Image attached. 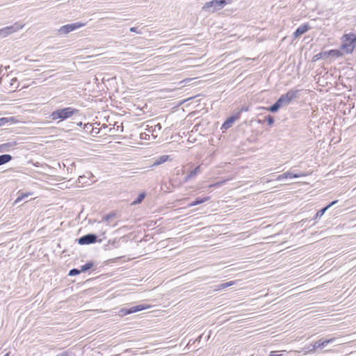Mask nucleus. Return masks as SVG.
<instances>
[{"mask_svg":"<svg viewBox=\"0 0 356 356\" xmlns=\"http://www.w3.org/2000/svg\"><path fill=\"white\" fill-rule=\"evenodd\" d=\"M299 92V90H289L286 93L282 95L268 110L272 113L278 111L280 108L289 105L292 101L298 98Z\"/></svg>","mask_w":356,"mask_h":356,"instance_id":"nucleus-1","label":"nucleus"},{"mask_svg":"<svg viewBox=\"0 0 356 356\" xmlns=\"http://www.w3.org/2000/svg\"><path fill=\"white\" fill-rule=\"evenodd\" d=\"M79 113V110L72 107H66L63 108H58L53 111L50 114V118L52 120L59 119L60 121H63L76 115Z\"/></svg>","mask_w":356,"mask_h":356,"instance_id":"nucleus-2","label":"nucleus"},{"mask_svg":"<svg viewBox=\"0 0 356 356\" xmlns=\"http://www.w3.org/2000/svg\"><path fill=\"white\" fill-rule=\"evenodd\" d=\"M356 46V35L354 33L346 34L343 35V42L341 49L346 54H351Z\"/></svg>","mask_w":356,"mask_h":356,"instance_id":"nucleus-3","label":"nucleus"},{"mask_svg":"<svg viewBox=\"0 0 356 356\" xmlns=\"http://www.w3.org/2000/svg\"><path fill=\"white\" fill-rule=\"evenodd\" d=\"M226 4V0H212L207 2L202 9L209 13H214L222 9Z\"/></svg>","mask_w":356,"mask_h":356,"instance_id":"nucleus-4","label":"nucleus"},{"mask_svg":"<svg viewBox=\"0 0 356 356\" xmlns=\"http://www.w3.org/2000/svg\"><path fill=\"white\" fill-rule=\"evenodd\" d=\"M24 26V24L17 22L11 26H6L0 29V38H3L9 35L17 32L22 29Z\"/></svg>","mask_w":356,"mask_h":356,"instance_id":"nucleus-5","label":"nucleus"},{"mask_svg":"<svg viewBox=\"0 0 356 356\" xmlns=\"http://www.w3.org/2000/svg\"><path fill=\"white\" fill-rule=\"evenodd\" d=\"M336 340L335 338H331L330 339L326 340H318V341L315 342L313 344H310L307 347V351L309 353H314L317 350L319 349H323L325 348L328 344L333 343Z\"/></svg>","mask_w":356,"mask_h":356,"instance_id":"nucleus-6","label":"nucleus"},{"mask_svg":"<svg viewBox=\"0 0 356 356\" xmlns=\"http://www.w3.org/2000/svg\"><path fill=\"white\" fill-rule=\"evenodd\" d=\"M83 26H85V24L81 22L66 24L60 27L58 30V33L61 35H66L76 29L83 27Z\"/></svg>","mask_w":356,"mask_h":356,"instance_id":"nucleus-7","label":"nucleus"},{"mask_svg":"<svg viewBox=\"0 0 356 356\" xmlns=\"http://www.w3.org/2000/svg\"><path fill=\"white\" fill-rule=\"evenodd\" d=\"M149 307H150V306L148 305L141 304V305L133 306L130 308H122L120 311V315L122 316H126L128 314H131L133 313L143 311V310L148 309Z\"/></svg>","mask_w":356,"mask_h":356,"instance_id":"nucleus-8","label":"nucleus"},{"mask_svg":"<svg viewBox=\"0 0 356 356\" xmlns=\"http://www.w3.org/2000/svg\"><path fill=\"white\" fill-rule=\"evenodd\" d=\"M97 241V236L95 234H88L78 239V243L80 245H89Z\"/></svg>","mask_w":356,"mask_h":356,"instance_id":"nucleus-9","label":"nucleus"},{"mask_svg":"<svg viewBox=\"0 0 356 356\" xmlns=\"http://www.w3.org/2000/svg\"><path fill=\"white\" fill-rule=\"evenodd\" d=\"M310 29V26L308 24H304L300 25L293 33V37L295 38H299L302 34L305 33Z\"/></svg>","mask_w":356,"mask_h":356,"instance_id":"nucleus-10","label":"nucleus"},{"mask_svg":"<svg viewBox=\"0 0 356 356\" xmlns=\"http://www.w3.org/2000/svg\"><path fill=\"white\" fill-rule=\"evenodd\" d=\"M304 176H305V174H303V173L298 174V173H293V172H287L284 174L278 175L276 180L282 181L284 179L298 178V177H304Z\"/></svg>","mask_w":356,"mask_h":356,"instance_id":"nucleus-11","label":"nucleus"},{"mask_svg":"<svg viewBox=\"0 0 356 356\" xmlns=\"http://www.w3.org/2000/svg\"><path fill=\"white\" fill-rule=\"evenodd\" d=\"M201 172V168L200 165L197 166L195 169H193L192 171L189 172V174L185 177L184 179V182L186 183L190 179L195 177L197 175Z\"/></svg>","mask_w":356,"mask_h":356,"instance_id":"nucleus-12","label":"nucleus"},{"mask_svg":"<svg viewBox=\"0 0 356 356\" xmlns=\"http://www.w3.org/2000/svg\"><path fill=\"white\" fill-rule=\"evenodd\" d=\"M93 175L91 172H87V175L79 176L78 178V183L83 185V184H90V182L88 179H90V178H93Z\"/></svg>","mask_w":356,"mask_h":356,"instance_id":"nucleus-13","label":"nucleus"},{"mask_svg":"<svg viewBox=\"0 0 356 356\" xmlns=\"http://www.w3.org/2000/svg\"><path fill=\"white\" fill-rule=\"evenodd\" d=\"M338 201L337 200H334V201H332L331 203H330L328 205H327L325 207L320 209L319 211H318L316 213V216H315V218H321V216H323V215L325 213V211L330 208L332 206L334 205Z\"/></svg>","mask_w":356,"mask_h":356,"instance_id":"nucleus-14","label":"nucleus"},{"mask_svg":"<svg viewBox=\"0 0 356 356\" xmlns=\"http://www.w3.org/2000/svg\"><path fill=\"white\" fill-rule=\"evenodd\" d=\"M210 199L209 197H197L194 201L191 202L188 206L189 207H194L200 204H202L207 201H208Z\"/></svg>","mask_w":356,"mask_h":356,"instance_id":"nucleus-15","label":"nucleus"},{"mask_svg":"<svg viewBox=\"0 0 356 356\" xmlns=\"http://www.w3.org/2000/svg\"><path fill=\"white\" fill-rule=\"evenodd\" d=\"M170 160V156L168 155H162L159 157H158L154 163V165H159L165 162H166L167 161Z\"/></svg>","mask_w":356,"mask_h":356,"instance_id":"nucleus-16","label":"nucleus"},{"mask_svg":"<svg viewBox=\"0 0 356 356\" xmlns=\"http://www.w3.org/2000/svg\"><path fill=\"white\" fill-rule=\"evenodd\" d=\"M236 118L235 116L229 117L222 124V128L225 129H229L232 124L235 122Z\"/></svg>","mask_w":356,"mask_h":356,"instance_id":"nucleus-17","label":"nucleus"},{"mask_svg":"<svg viewBox=\"0 0 356 356\" xmlns=\"http://www.w3.org/2000/svg\"><path fill=\"white\" fill-rule=\"evenodd\" d=\"M13 157L10 154L0 155V165L6 164L12 160Z\"/></svg>","mask_w":356,"mask_h":356,"instance_id":"nucleus-18","label":"nucleus"},{"mask_svg":"<svg viewBox=\"0 0 356 356\" xmlns=\"http://www.w3.org/2000/svg\"><path fill=\"white\" fill-rule=\"evenodd\" d=\"M235 282L234 281H230V282H225V283H222V284H219L218 286H217V289L216 290H220V289H224L227 287H229V286H233Z\"/></svg>","mask_w":356,"mask_h":356,"instance_id":"nucleus-19","label":"nucleus"},{"mask_svg":"<svg viewBox=\"0 0 356 356\" xmlns=\"http://www.w3.org/2000/svg\"><path fill=\"white\" fill-rule=\"evenodd\" d=\"M146 194L145 193H141L138 195L137 198L132 202V204H138L142 202V201L145 199Z\"/></svg>","mask_w":356,"mask_h":356,"instance_id":"nucleus-20","label":"nucleus"},{"mask_svg":"<svg viewBox=\"0 0 356 356\" xmlns=\"http://www.w3.org/2000/svg\"><path fill=\"white\" fill-rule=\"evenodd\" d=\"M83 129H85V131L86 132H91V133L95 132V134L99 133V131H95V129L92 127V124H90V123L85 124Z\"/></svg>","mask_w":356,"mask_h":356,"instance_id":"nucleus-21","label":"nucleus"},{"mask_svg":"<svg viewBox=\"0 0 356 356\" xmlns=\"http://www.w3.org/2000/svg\"><path fill=\"white\" fill-rule=\"evenodd\" d=\"M93 266L92 262H88L86 264L81 266V272H86L88 270L90 269Z\"/></svg>","mask_w":356,"mask_h":356,"instance_id":"nucleus-22","label":"nucleus"},{"mask_svg":"<svg viewBox=\"0 0 356 356\" xmlns=\"http://www.w3.org/2000/svg\"><path fill=\"white\" fill-rule=\"evenodd\" d=\"M81 272V270L80 269H77V268H72L70 270L69 272V275L70 276H75V275H77L79 274H80Z\"/></svg>","mask_w":356,"mask_h":356,"instance_id":"nucleus-23","label":"nucleus"},{"mask_svg":"<svg viewBox=\"0 0 356 356\" xmlns=\"http://www.w3.org/2000/svg\"><path fill=\"white\" fill-rule=\"evenodd\" d=\"M56 356H75L74 353L71 351L66 350L58 354Z\"/></svg>","mask_w":356,"mask_h":356,"instance_id":"nucleus-24","label":"nucleus"},{"mask_svg":"<svg viewBox=\"0 0 356 356\" xmlns=\"http://www.w3.org/2000/svg\"><path fill=\"white\" fill-rule=\"evenodd\" d=\"M115 216L114 213H110L106 216H104L102 218V220L108 222L111 218Z\"/></svg>","mask_w":356,"mask_h":356,"instance_id":"nucleus-25","label":"nucleus"},{"mask_svg":"<svg viewBox=\"0 0 356 356\" xmlns=\"http://www.w3.org/2000/svg\"><path fill=\"white\" fill-rule=\"evenodd\" d=\"M266 120L269 125H272L275 122L274 118L271 115H268L266 117Z\"/></svg>","mask_w":356,"mask_h":356,"instance_id":"nucleus-26","label":"nucleus"},{"mask_svg":"<svg viewBox=\"0 0 356 356\" xmlns=\"http://www.w3.org/2000/svg\"><path fill=\"white\" fill-rule=\"evenodd\" d=\"M9 122V118H0V127L4 125L6 123Z\"/></svg>","mask_w":356,"mask_h":356,"instance_id":"nucleus-27","label":"nucleus"},{"mask_svg":"<svg viewBox=\"0 0 356 356\" xmlns=\"http://www.w3.org/2000/svg\"><path fill=\"white\" fill-rule=\"evenodd\" d=\"M29 196V194H26V193H24V194H22V195H19L15 200V202H19V201L22 200L23 199H24L25 197H27Z\"/></svg>","mask_w":356,"mask_h":356,"instance_id":"nucleus-28","label":"nucleus"},{"mask_svg":"<svg viewBox=\"0 0 356 356\" xmlns=\"http://www.w3.org/2000/svg\"><path fill=\"white\" fill-rule=\"evenodd\" d=\"M330 54H332L336 56H341L342 55L339 50H332L330 51Z\"/></svg>","mask_w":356,"mask_h":356,"instance_id":"nucleus-29","label":"nucleus"},{"mask_svg":"<svg viewBox=\"0 0 356 356\" xmlns=\"http://www.w3.org/2000/svg\"><path fill=\"white\" fill-rule=\"evenodd\" d=\"M269 356H282V354H278V351H271Z\"/></svg>","mask_w":356,"mask_h":356,"instance_id":"nucleus-30","label":"nucleus"},{"mask_svg":"<svg viewBox=\"0 0 356 356\" xmlns=\"http://www.w3.org/2000/svg\"><path fill=\"white\" fill-rule=\"evenodd\" d=\"M162 127L160 123H158L157 124H156L154 126V131H156V129H158L159 131H160Z\"/></svg>","mask_w":356,"mask_h":356,"instance_id":"nucleus-31","label":"nucleus"},{"mask_svg":"<svg viewBox=\"0 0 356 356\" xmlns=\"http://www.w3.org/2000/svg\"><path fill=\"white\" fill-rule=\"evenodd\" d=\"M10 143H4V144L1 145V148L2 149L1 151H3L5 149L4 147H10Z\"/></svg>","mask_w":356,"mask_h":356,"instance_id":"nucleus-32","label":"nucleus"},{"mask_svg":"<svg viewBox=\"0 0 356 356\" xmlns=\"http://www.w3.org/2000/svg\"><path fill=\"white\" fill-rule=\"evenodd\" d=\"M130 31L134 32V33H138L137 31V27H131L130 29Z\"/></svg>","mask_w":356,"mask_h":356,"instance_id":"nucleus-33","label":"nucleus"},{"mask_svg":"<svg viewBox=\"0 0 356 356\" xmlns=\"http://www.w3.org/2000/svg\"><path fill=\"white\" fill-rule=\"evenodd\" d=\"M3 66H1L0 67V73H2L3 72Z\"/></svg>","mask_w":356,"mask_h":356,"instance_id":"nucleus-34","label":"nucleus"},{"mask_svg":"<svg viewBox=\"0 0 356 356\" xmlns=\"http://www.w3.org/2000/svg\"><path fill=\"white\" fill-rule=\"evenodd\" d=\"M79 126H82V122H80L79 123L77 124Z\"/></svg>","mask_w":356,"mask_h":356,"instance_id":"nucleus-35","label":"nucleus"}]
</instances>
